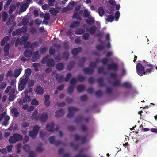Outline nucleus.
<instances>
[{"instance_id": "2", "label": "nucleus", "mask_w": 157, "mask_h": 157, "mask_svg": "<svg viewBox=\"0 0 157 157\" xmlns=\"http://www.w3.org/2000/svg\"><path fill=\"white\" fill-rule=\"evenodd\" d=\"M49 55H47L45 57L42 59L41 63L43 64H46L47 66L48 67H53L55 65L54 61L52 59H49Z\"/></svg>"}, {"instance_id": "44", "label": "nucleus", "mask_w": 157, "mask_h": 157, "mask_svg": "<svg viewBox=\"0 0 157 157\" xmlns=\"http://www.w3.org/2000/svg\"><path fill=\"white\" fill-rule=\"evenodd\" d=\"M23 148L24 150L26 152H29L30 150L29 146L27 144L24 145L23 147Z\"/></svg>"}, {"instance_id": "4", "label": "nucleus", "mask_w": 157, "mask_h": 157, "mask_svg": "<svg viewBox=\"0 0 157 157\" xmlns=\"http://www.w3.org/2000/svg\"><path fill=\"white\" fill-rule=\"evenodd\" d=\"M40 127L38 126L34 127L33 129L29 132V136L33 139H35L36 137Z\"/></svg>"}, {"instance_id": "17", "label": "nucleus", "mask_w": 157, "mask_h": 157, "mask_svg": "<svg viewBox=\"0 0 157 157\" xmlns=\"http://www.w3.org/2000/svg\"><path fill=\"white\" fill-rule=\"evenodd\" d=\"M31 118L32 119L39 120V114L38 115V111L37 110H35L31 116Z\"/></svg>"}, {"instance_id": "11", "label": "nucleus", "mask_w": 157, "mask_h": 157, "mask_svg": "<svg viewBox=\"0 0 157 157\" xmlns=\"http://www.w3.org/2000/svg\"><path fill=\"white\" fill-rule=\"evenodd\" d=\"M44 98L45 101L44 103L45 106L46 107H48L50 105L51 103L50 100V96L49 95H46L44 96Z\"/></svg>"}, {"instance_id": "53", "label": "nucleus", "mask_w": 157, "mask_h": 157, "mask_svg": "<svg viewBox=\"0 0 157 157\" xmlns=\"http://www.w3.org/2000/svg\"><path fill=\"white\" fill-rule=\"evenodd\" d=\"M55 52V49L52 47H51L50 48L49 53V54L51 55H54Z\"/></svg>"}, {"instance_id": "38", "label": "nucleus", "mask_w": 157, "mask_h": 157, "mask_svg": "<svg viewBox=\"0 0 157 157\" xmlns=\"http://www.w3.org/2000/svg\"><path fill=\"white\" fill-rule=\"evenodd\" d=\"M73 19H76L77 20H79L80 21L82 19L80 16L78 15V12H75L72 16Z\"/></svg>"}, {"instance_id": "30", "label": "nucleus", "mask_w": 157, "mask_h": 157, "mask_svg": "<svg viewBox=\"0 0 157 157\" xmlns=\"http://www.w3.org/2000/svg\"><path fill=\"white\" fill-rule=\"evenodd\" d=\"M15 17L14 15H11L9 18L8 21L6 22V25H10L15 20Z\"/></svg>"}, {"instance_id": "22", "label": "nucleus", "mask_w": 157, "mask_h": 157, "mask_svg": "<svg viewBox=\"0 0 157 157\" xmlns=\"http://www.w3.org/2000/svg\"><path fill=\"white\" fill-rule=\"evenodd\" d=\"M28 37L26 35H24L21 37L20 40V44L21 45H23L28 40Z\"/></svg>"}, {"instance_id": "19", "label": "nucleus", "mask_w": 157, "mask_h": 157, "mask_svg": "<svg viewBox=\"0 0 157 157\" xmlns=\"http://www.w3.org/2000/svg\"><path fill=\"white\" fill-rule=\"evenodd\" d=\"M104 78L102 77H99L98 78L97 81L100 87H103L105 86V83L104 82Z\"/></svg>"}, {"instance_id": "21", "label": "nucleus", "mask_w": 157, "mask_h": 157, "mask_svg": "<svg viewBox=\"0 0 157 157\" xmlns=\"http://www.w3.org/2000/svg\"><path fill=\"white\" fill-rule=\"evenodd\" d=\"M32 54V51L31 50L26 49L25 50L24 52V55L27 58L30 57Z\"/></svg>"}, {"instance_id": "18", "label": "nucleus", "mask_w": 157, "mask_h": 157, "mask_svg": "<svg viewBox=\"0 0 157 157\" xmlns=\"http://www.w3.org/2000/svg\"><path fill=\"white\" fill-rule=\"evenodd\" d=\"M82 50V48L81 47H79L77 48H75L72 50L71 53L73 55L76 56L77 55L79 52H81Z\"/></svg>"}, {"instance_id": "26", "label": "nucleus", "mask_w": 157, "mask_h": 157, "mask_svg": "<svg viewBox=\"0 0 157 157\" xmlns=\"http://www.w3.org/2000/svg\"><path fill=\"white\" fill-rule=\"evenodd\" d=\"M87 23L90 25H92L94 23V18L92 17H88L86 20Z\"/></svg>"}, {"instance_id": "23", "label": "nucleus", "mask_w": 157, "mask_h": 157, "mask_svg": "<svg viewBox=\"0 0 157 157\" xmlns=\"http://www.w3.org/2000/svg\"><path fill=\"white\" fill-rule=\"evenodd\" d=\"M11 112L13 114V116L17 118L19 116V113L17 111V109L16 108H13L11 110Z\"/></svg>"}, {"instance_id": "50", "label": "nucleus", "mask_w": 157, "mask_h": 157, "mask_svg": "<svg viewBox=\"0 0 157 157\" xmlns=\"http://www.w3.org/2000/svg\"><path fill=\"white\" fill-rule=\"evenodd\" d=\"M108 60L109 59L107 58H104L101 60V62L103 65H105L107 64Z\"/></svg>"}, {"instance_id": "39", "label": "nucleus", "mask_w": 157, "mask_h": 157, "mask_svg": "<svg viewBox=\"0 0 157 157\" xmlns=\"http://www.w3.org/2000/svg\"><path fill=\"white\" fill-rule=\"evenodd\" d=\"M64 65L62 63H59L56 66V68L57 69L59 70H61L63 69Z\"/></svg>"}, {"instance_id": "3", "label": "nucleus", "mask_w": 157, "mask_h": 157, "mask_svg": "<svg viewBox=\"0 0 157 157\" xmlns=\"http://www.w3.org/2000/svg\"><path fill=\"white\" fill-rule=\"evenodd\" d=\"M22 139V135L17 133H15L10 137L9 141L10 143L14 144L17 142L21 141Z\"/></svg>"}, {"instance_id": "49", "label": "nucleus", "mask_w": 157, "mask_h": 157, "mask_svg": "<svg viewBox=\"0 0 157 157\" xmlns=\"http://www.w3.org/2000/svg\"><path fill=\"white\" fill-rule=\"evenodd\" d=\"M96 48L98 50H102L105 48V46L103 45H98L96 46Z\"/></svg>"}, {"instance_id": "55", "label": "nucleus", "mask_w": 157, "mask_h": 157, "mask_svg": "<svg viewBox=\"0 0 157 157\" xmlns=\"http://www.w3.org/2000/svg\"><path fill=\"white\" fill-rule=\"evenodd\" d=\"M90 13V11H88V10L85 9L84 10V14L83 16L84 17H88L89 16Z\"/></svg>"}, {"instance_id": "36", "label": "nucleus", "mask_w": 157, "mask_h": 157, "mask_svg": "<svg viewBox=\"0 0 157 157\" xmlns=\"http://www.w3.org/2000/svg\"><path fill=\"white\" fill-rule=\"evenodd\" d=\"M98 13L100 16H102L105 13V10L102 7H100L98 8Z\"/></svg>"}, {"instance_id": "59", "label": "nucleus", "mask_w": 157, "mask_h": 157, "mask_svg": "<svg viewBox=\"0 0 157 157\" xmlns=\"http://www.w3.org/2000/svg\"><path fill=\"white\" fill-rule=\"evenodd\" d=\"M98 71L99 73H104V68L102 67H99L98 69Z\"/></svg>"}, {"instance_id": "57", "label": "nucleus", "mask_w": 157, "mask_h": 157, "mask_svg": "<svg viewBox=\"0 0 157 157\" xmlns=\"http://www.w3.org/2000/svg\"><path fill=\"white\" fill-rule=\"evenodd\" d=\"M70 146L72 147H73L74 150L75 151H76L78 149V145H76L75 146H74V143L73 142H71L70 143Z\"/></svg>"}, {"instance_id": "27", "label": "nucleus", "mask_w": 157, "mask_h": 157, "mask_svg": "<svg viewBox=\"0 0 157 157\" xmlns=\"http://www.w3.org/2000/svg\"><path fill=\"white\" fill-rule=\"evenodd\" d=\"M75 64V62L74 61H71L69 62L67 66V69L69 71L71 70L74 66Z\"/></svg>"}, {"instance_id": "63", "label": "nucleus", "mask_w": 157, "mask_h": 157, "mask_svg": "<svg viewBox=\"0 0 157 157\" xmlns=\"http://www.w3.org/2000/svg\"><path fill=\"white\" fill-rule=\"evenodd\" d=\"M28 6L26 4L22 5L21 7V10L22 12H24L25 10L27 8Z\"/></svg>"}, {"instance_id": "33", "label": "nucleus", "mask_w": 157, "mask_h": 157, "mask_svg": "<svg viewBox=\"0 0 157 157\" xmlns=\"http://www.w3.org/2000/svg\"><path fill=\"white\" fill-rule=\"evenodd\" d=\"M15 9V6L14 4H11L10 5L8 11V13L9 14H11Z\"/></svg>"}, {"instance_id": "58", "label": "nucleus", "mask_w": 157, "mask_h": 157, "mask_svg": "<svg viewBox=\"0 0 157 157\" xmlns=\"http://www.w3.org/2000/svg\"><path fill=\"white\" fill-rule=\"evenodd\" d=\"M31 104L33 105H39V102L36 99H34L32 100Z\"/></svg>"}, {"instance_id": "24", "label": "nucleus", "mask_w": 157, "mask_h": 157, "mask_svg": "<svg viewBox=\"0 0 157 157\" xmlns=\"http://www.w3.org/2000/svg\"><path fill=\"white\" fill-rule=\"evenodd\" d=\"M22 70L21 68H19L15 70L13 73L14 77L15 78L17 77L21 74Z\"/></svg>"}, {"instance_id": "52", "label": "nucleus", "mask_w": 157, "mask_h": 157, "mask_svg": "<svg viewBox=\"0 0 157 157\" xmlns=\"http://www.w3.org/2000/svg\"><path fill=\"white\" fill-rule=\"evenodd\" d=\"M82 37L84 40H87L89 39V34L87 33H84L82 36Z\"/></svg>"}, {"instance_id": "16", "label": "nucleus", "mask_w": 157, "mask_h": 157, "mask_svg": "<svg viewBox=\"0 0 157 157\" xmlns=\"http://www.w3.org/2000/svg\"><path fill=\"white\" fill-rule=\"evenodd\" d=\"M86 60V58L84 57H82L79 60L78 63V64L80 67H83Z\"/></svg>"}, {"instance_id": "34", "label": "nucleus", "mask_w": 157, "mask_h": 157, "mask_svg": "<svg viewBox=\"0 0 157 157\" xmlns=\"http://www.w3.org/2000/svg\"><path fill=\"white\" fill-rule=\"evenodd\" d=\"M50 13L54 16L56 15L58 13L59 11L57 10H56L53 7H51L49 10Z\"/></svg>"}, {"instance_id": "41", "label": "nucleus", "mask_w": 157, "mask_h": 157, "mask_svg": "<svg viewBox=\"0 0 157 157\" xmlns=\"http://www.w3.org/2000/svg\"><path fill=\"white\" fill-rule=\"evenodd\" d=\"M63 59L65 60H67L68 59L69 56V54L68 52H64L62 54Z\"/></svg>"}, {"instance_id": "61", "label": "nucleus", "mask_w": 157, "mask_h": 157, "mask_svg": "<svg viewBox=\"0 0 157 157\" xmlns=\"http://www.w3.org/2000/svg\"><path fill=\"white\" fill-rule=\"evenodd\" d=\"M38 45V43L36 41H35L34 43L30 44V48H33L36 47Z\"/></svg>"}, {"instance_id": "46", "label": "nucleus", "mask_w": 157, "mask_h": 157, "mask_svg": "<svg viewBox=\"0 0 157 157\" xmlns=\"http://www.w3.org/2000/svg\"><path fill=\"white\" fill-rule=\"evenodd\" d=\"M8 15L7 13L5 12H4L2 13V21L3 22H5L7 18Z\"/></svg>"}, {"instance_id": "13", "label": "nucleus", "mask_w": 157, "mask_h": 157, "mask_svg": "<svg viewBox=\"0 0 157 157\" xmlns=\"http://www.w3.org/2000/svg\"><path fill=\"white\" fill-rule=\"evenodd\" d=\"M143 65L144 66V67L146 68L147 67H149L150 68H147V69H150L151 71L149 72H148L149 74L151 73L153 69L154 66L149 63L148 62L145 61L144 60L143 61Z\"/></svg>"}, {"instance_id": "54", "label": "nucleus", "mask_w": 157, "mask_h": 157, "mask_svg": "<svg viewBox=\"0 0 157 157\" xmlns=\"http://www.w3.org/2000/svg\"><path fill=\"white\" fill-rule=\"evenodd\" d=\"M81 101H86L87 99L88 98L86 95H84L80 97Z\"/></svg>"}, {"instance_id": "15", "label": "nucleus", "mask_w": 157, "mask_h": 157, "mask_svg": "<svg viewBox=\"0 0 157 157\" xmlns=\"http://www.w3.org/2000/svg\"><path fill=\"white\" fill-rule=\"evenodd\" d=\"M83 71L85 74L88 75H91L94 72V69L91 68H84Z\"/></svg>"}, {"instance_id": "62", "label": "nucleus", "mask_w": 157, "mask_h": 157, "mask_svg": "<svg viewBox=\"0 0 157 157\" xmlns=\"http://www.w3.org/2000/svg\"><path fill=\"white\" fill-rule=\"evenodd\" d=\"M85 78L84 77L79 75L78 76V81L81 82L84 81L85 80Z\"/></svg>"}, {"instance_id": "28", "label": "nucleus", "mask_w": 157, "mask_h": 157, "mask_svg": "<svg viewBox=\"0 0 157 157\" xmlns=\"http://www.w3.org/2000/svg\"><path fill=\"white\" fill-rule=\"evenodd\" d=\"M80 24V22H79L75 21L70 25L69 27L71 28H77L79 26Z\"/></svg>"}, {"instance_id": "20", "label": "nucleus", "mask_w": 157, "mask_h": 157, "mask_svg": "<svg viewBox=\"0 0 157 157\" xmlns=\"http://www.w3.org/2000/svg\"><path fill=\"white\" fill-rule=\"evenodd\" d=\"M10 44L9 43H6L4 48V51L5 53V56H8L9 55V49Z\"/></svg>"}, {"instance_id": "32", "label": "nucleus", "mask_w": 157, "mask_h": 157, "mask_svg": "<svg viewBox=\"0 0 157 157\" xmlns=\"http://www.w3.org/2000/svg\"><path fill=\"white\" fill-rule=\"evenodd\" d=\"M56 80H57L59 83L62 82L64 79V77L63 76L60 75L58 74L56 75Z\"/></svg>"}, {"instance_id": "1", "label": "nucleus", "mask_w": 157, "mask_h": 157, "mask_svg": "<svg viewBox=\"0 0 157 157\" xmlns=\"http://www.w3.org/2000/svg\"><path fill=\"white\" fill-rule=\"evenodd\" d=\"M136 68L137 73L140 76H142L144 75L149 74L148 72H150L151 71L150 69H146L145 71L144 66L140 63L137 64Z\"/></svg>"}, {"instance_id": "35", "label": "nucleus", "mask_w": 157, "mask_h": 157, "mask_svg": "<svg viewBox=\"0 0 157 157\" xmlns=\"http://www.w3.org/2000/svg\"><path fill=\"white\" fill-rule=\"evenodd\" d=\"M77 90L78 92H81L83 91L85 89V87L84 85H79L77 86Z\"/></svg>"}, {"instance_id": "25", "label": "nucleus", "mask_w": 157, "mask_h": 157, "mask_svg": "<svg viewBox=\"0 0 157 157\" xmlns=\"http://www.w3.org/2000/svg\"><path fill=\"white\" fill-rule=\"evenodd\" d=\"M97 29V28L95 26H93L88 29V30L91 34L93 35L95 33Z\"/></svg>"}, {"instance_id": "60", "label": "nucleus", "mask_w": 157, "mask_h": 157, "mask_svg": "<svg viewBox=\"0 0 157 157\" xmlns=\"http://www.w3.org/2000/svg\"><path fill=\"white\" fill-rule=\"evenodd\" d=\"M50 143L51 144H54L55 142V137L54 136H52L49 138Z\"/></svg>"}, {"instance_id": "40", "label": "nucleus", "mask_w": 157, "mask_h": 157, "mask_svg": "<svg viewBox=\"0 0 157 157\" xmlns=\"http://www.w3.org/2000/svg\"><path fill=\"white\" fill-rule=\"evenodd\" d=\"M23 99L25 103H28L31 101L30 97L28 96V95H26L23 98Z\"/></svg>"}, {"instance_id": "14", "label": "nucleus", "mask_w": 157, "mask_h": 157, "mask_svg": "<svg viewBox=\"0 0 157 157\" xmlns=\"http://www.w3.org/2000/svg\"><path fill=\"white\" fill-rule=\"evenodd\" d=\"M55 124L53 122H51L48 123L46 127V128L48 131L49 132L53 131L54 130V126Z\"/></svg>"}, {"instance_id": "42", "label": "nucleus", "mask_w": 157, "mask_h": 157, "mask_svg": "<svg viewBox=\"0 0 157 157\" xmlns=\"http://www.w3.org/2000/svg\"><path fill=\"white\" fill-rule=\"evenodd\" d=\"M121 86L126 88H129L132 87L131 84L128 82H125L121 85Z\"/></svg>"}, {"instance_id": "9", "label": "nucleus", "mask_w": 157, "mask_h": 157, "mask_svg": "<svg viewBox=\"0 0 157 157\" xmlns=\"http://www.w3.org/2000/svg\"><path fill=\"white\" fill-rule=\"evenodd\" d=\"M107 68L109 70H112L116 71L118 70V66L116 63L109 64L107 66Z\"/></svg>"}, {"instance_id": "5", "label": "nucleus", "mask_w": 157, "mask_h": 157, "mask_svg": "<svg viewBox=\"0 0 157 157\" xmlns=\"http://www.w3.org/2000/svg\"><path fill=\"white\" fill-rule=\"evenodd\" d=\"M68 112L67 115V117L68 118L72 117L74 115V112L78 111L79 109L75 107L71 106L68 108Z\"/></svg>"}, {"instance_id": "29", "label": "nucleus", "mask_w": 157, "mask_h": 157, "mask_svg": "<svg viewBox=\"0 0 157 157\" xmlns=\"http://www.w3.org/2000/svg\"><path fill=\"white\" fill-rule=\"evenodd\" d=\"M85 31V30L81 28H78L75 31V33L77 35H82L83 34Z\"/></svg>"}, {"instance_id": "6", "label": "nucleus", "mask_w": 157, "mask_h": 157, "mask_svg": "<svg viewBox=\"0 0 157 157\" xmlns=\"http://www.w3.org/2000/svg\"><path fill=\"white\" fill-rule=\"evenodd\" d=\"M74 137L75 140L76 141H78L79 140H81L82 144L86 142V138L84 136H80L77 134H76L74 135Z\"/></svg>"}, {"instance_id": "48", "label": "nucleus", "mask_w": 157, "mask_h": 157, "mask_svg": "<svg viewBox=\"0 0 157 157\" xmlns=\"http://www.w3.org/2000/svg\"><path fill=\"white\" fill-rule=\"evenodd\" d=\"M113 86H121L120 83V81L118 80H116L115 81L112 83Z\"/></svg>"}, {"instance_id": "12", "label": "nucleus", "mask_w": 157, "mask_h": 157, "mask_svg": "<svg viewBox=\"0 0 157 157\" xmlns=\"http://www.w3.org/2000/svg\"><path fill=\"white\" fill-rule=\"evenodd\" d=\"M64 110L63 109H60L57 110L55 112V116L56 117H62L64 114Z\"/></svg>"}, {"instance_id": "10", "label": "nucleus", "mask_w": 157, "mask_h": 157, "mask_svg": "<svg viewBox=\"0 0 157 157\" xmlns=\"http://www.w3.org/2000/svg\"><path fill=\"white\" fill-rule=\"evenodd\" d=\"M40 57V56L39 54L38 51H35L33 53V56L31 58L32 61L33 62H35Z\"/></svg>"}, {"instance_id": "43", "label": "nucleus", "mask_w": 157, "mask_h": 157, "mask_svg": "<svg viewBox=\"0 0 157 157\" xmlns=\"http://www.w3.org/2000/svg\"><path fill=\"white\" fill-rule=\"evenodd\" d=\"M77 82V80L75 77L73 78L71 80L70 83L71 85L75 86V85L76 84Z\"/></svg>"}, {"instance_id": "51", "label": "nucleus", "mask_w": 157, "mask_h": 157, "mask_svg": "<svg viewBox=\"0 0 157 157\" xmlns=\"http://www.w3.org/2000/svg\"><path fill=\"white\" fill-rule=\"evenodd\" d=\"M74 86H73L70 85L68 87L67 91L70 94L72 93L74 91Z\"/></svg>"}, {"instance_id": "7", "label": "nucleus", "mask_w": 157, "mask_h": 157, "mask_svg": "<svg viewBox=\"0 0 157 157\" xmlns=\"http://www.w3.org/2000/svg\"><path fill=\"white\" fill-rule=\"evenodd\" d=\"M48 117V115L46 113H43L42 114H39V120H40L41 122H46Z\"/></svg>"}, {"instance_id": "45", "label": "nucleus", "mask_w": 157, "mask_h": 157, "mask_svg": "<svg viewBox=\"0 0 157 157\" xmlns=\"http://www.w3.org/2000/svg\"><path fill=\"white\" fill-rule=\"evenodd\" d=\"M35 82L36 81L33 80H30L28 82V86L29 87L33 86Z\"/></svg>"}, {"instance_id": "64", "label": "nucleus", "mask_w": 157, "mask_h": 157, "mask_svg": "<svg viewBox=\"0 0 157 157\" xmlns=\"http://www.w3.org/2000/svg\"><path fill=\"white\" fill-rule=\"evenodd\" d=\"M71 77V74L70 73H68L66 75V77L65 78V81L67 82L69 81L70 78Z\"/></svg>"}, {"instance_id": "47", "label": "nucleus", "mask_w": 157, "mask_h": 157, "mask_svg": "<svg viewBox=\"0 0 157 157\" xmlns=\"http://www.w3.org/2000/svg\"><path fill=\"white\" fill-rule=\"evenodd\" d=\"M32 71L30 68H27L25 71V73L26 74V75L29 76L31 74Z\"/></svg>"}, {"instance_id": "31", "label": "nucleus", "mask_w": 157, "mask_h": 157, "mask_svg": "<svg viewBox=\"0 0 157 157\" xmlns=\"http://www.w3.org/2000/svg\"><path fill=\"white\" fill-rule=\"evenodd\" d=\"M83 116L78 115L75 119V122L76 123H78L83 121Z\"/></svg>"}, {"instance_id": "37", "label": "nucleus", "mask_w": 157, "mask_h": 157, "mask_svg": "<svg viewBox=\"0 0 157 157\" xmlns=\"http://www.w3.org/2000/svg\"><path fill=\"white\" fill-rule=\"evenodd\" d=\"M107 18L106 19V20L108 22H111L114 19V17L112 15H107Z\"/></svg>"}, {"instance_id": "56", "label": "nucleus", "mask_w": 157, "mask_h": 157, "mask_svg": "<svg viewBox=\"0 0 157 157\" xmlns=\"http://www.w3.org/2000/svg\"><path fill=\"white\" fill-rule=\"evenodd\" d=\"M95 94L97 97H100L102 95L103 93L100 90H98L95 92Z\"/></svg>"}, {"instance_id": "8", "label": "nucleus", "mask_w": 157, "mask_h": 157, "mask_svg": "<svg viewBox=\"0 0 157 157\" xmlns=\"http://www.w3.org/2000/svg\"><path fill=\"white\" fill-rule=\"evenodd\" d=\"M34 91L39 95L43 94L44 92V88L40 85L36 86L35 88Z\"/></svg>"}]
</instances>
